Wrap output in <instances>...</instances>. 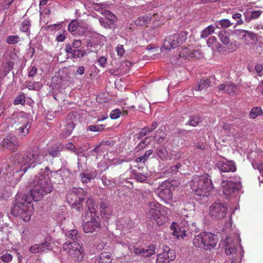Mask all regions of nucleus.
I'll return each instance as SVG.
<instances>
[{"mask_svg":"<svg viewBox=\"0 0 263 263\" xmlns=\"http://www.w3.org/2000/svg\"><path fill=\"white\" fill-rule=\"evenodd\" d=\"M167 208L156 201L151 202L146 211V217L158 226H162L168 220Z\"/></svg>","mask_w":263,"mask_h":263,"instance_id":"6","label":"nucleus"},{"mask_svg":"<svg viewBox=\"0 0 263 263\" xmlns=\"http://www.w3.org/2000/svg\"><path fill=\"white\" fill-rule=\"evenodd\" d=\"M117 51L118 55L122 56L125 52L124 49L123 48V46L122 45H118L117 47Z\"/></svg>","mask_w":263,"mask_h":263,"instance_id":"63","label":"nucleus"},{"mask_svg":"<svg viewBox=\"0 0 263 263\" xmlns=\"http://www.w3.org/2000/svg\"><path fill=\"white\" fill-rule=\"evenodd\" d=\"M32 200L33 198L30 192V194L20 193L17 194L13 207L11 210L12 214L16 217L20 216L25 222L28 221L33 210Z\"/></svg>","mask_w":263,"mask_h":263,"instance_id":"2","label":"nucleus"},{"mask_svg":"<svg viewBox=\"0 0 263 263\" xmlns=\"http://www.w3.org/2000/svg\"><path fill=\"white\" fill-rule=\"evenodd\" d=\"M161 256H163L168 261L174 260L176 258L175 251L170 249H165L163 252L160 253Z\"/></svg>","mask_w":263,"mask_h":263,"instance_id":"29","label":"nucleus"},{"mask_svg":"<svg viewBox=\"0 0 263 263\" xmlns=\"http://www.w3.org/2000/svg\"><path fill=\"white\" fill-rule=\"evenodd\" d=\"M25 102V96L24 94L17 96L14 100L13 104L14 105H24Z\"/></svg>","mask_w":263,"mask_h":263,"instance_id":"47","label":"nucleus"},{"mask_svg":"<svg viewBox=\"0 0 263 263\" xmlns=\"http://www.w3.org/2000/svg\"><path fill=\"white\" fill-rule=\"evenodd\" d=\"M31 27L30 21L28 19H24L21 23L20 31L25 32L28 36H30Z\"/></svg>","mask_w":263,"mask_h":263,"instance_id":"28","label":"nucleus"},{"mask_svg":"<svg viewBox=\"0 0 263 263\" xmlns=\"http://www.w3.org/2000/svg\"><path fill=\"white\" fill-rule=\"evenodd\" d=\"M2 147L12 152L17 150L20 143L17 137L13 134H8L0 143Z\"/></svg>","mask_w":263,"mask_h":263,"instance_id":"16","label":"nucleus"},{"mask_svg":"<svg viewBox=\"0 0 263 263\" xmlns=\"http://www.w3.org/2000/svg\"><path fill=\"white\" fill-rule=\"evenodd\" d=\"M215 166L221 172H234L236 171V166L233 161L219 160L216 162Z\"/></svg>","mask_w":263,"mask_h":263,"instance_id":"18","label":"nucleus"},{"mask_svg":"<svg viewBox=\"0 0 263 263\" xmlns=\"http://www.w3.org/2000/svg\"><path fill=\"white\" fill-rule=\"evenodd\" d=\"M153 151L149 149L146 151L145 154L137 159V162H145L148 158V157L153 154Z\"/></svg>","mask_w":263,"mask_h":263,"instance_id":"42","label":"nucleus"},{"mask_svg":"<svg viewBox=\"0 0 263 263\" xmlns=\"http://www.w3.org/2000/svg\"><path fill=\"white\" fill-rule=\"evenodd\" d=\"M34 148H39V147H33L30 152H31ZM63 146L61 144H54L53 146H52L49 148V149L48 150V154L43 153V152H42L41 151L39 148H38V149L40 151L41 154L44 155L43 158H44V157L48 155L52 158L59 157L60 156L61 152L63 150ZM43 160H42V161Z\"/></svg>","mask_w":263,"mask_h":263,"instance_id":"22","label":"nucleus"},{"mask_svg":"<svg viewBox=\"0 0 263 263\" xmlns=\"http://www.w3.org/2000/svg\"><path fill=\"white\" fill-rule=\"evenodd\" d=\"M99 217L96 216L95 212L87 211L86 213L85 219L84 220L83 224L84 231L87 233H92L99 228L100 224L98 221Z\"/></svg>","mask_w":263,"mask_h":263,"instance_id":"11","label":"nucleus"},{"mask_svg":"<svg viewBox=\"0 0 263 263\" xmlns=\"http://www.w3.org/2000/svg\"><path fill=\"white\" fill-rule=\"evenodd\" d=\"M112 258H111V255L108 252L102 253L99 257L98 260L99 263H110L111 262Z\"/></svg>","mask_w":263,"mask_h":263,"instance_id":"33","label":"nucleus"},{"mask_svg":"<svg viewBox=\"0 0 263 263\" xmlns=\"http://www.w3.org/2000/svg\"><path fill=\"white\" fill-rule=\"evenodd\" d=\"M234 34L239 39L247 44L257 40V35L252 32L245 30L237 29L234 31Z\"/></svg>","mask_w":263,"mask_h":263,"instance_id":"17","label":"nucleus"},{"mask_svg":"<svg viewBox=\"0 0 263 263\" xmlns=\"http://www.w3.org/2000/svg\"><path fill=\"white\" fill-rule=\"evenodd\" d=\"M209 211L212 219H221L225 217L228 208L226 203L215 202L210 206Z\"/></svg>","mask_w":263,"mask_h":263,"instance_id":"13","label":"nucleus"},{"mask_svg":"<svg viewBox=\"0 0 263 263\" xmlns=\"http://www.w3.org/2000/svg\"><path fill=\"white\" fill-rule=\"evenodd\" d=\"M149 134L148 131L147 130V126L141 129L139 134H138V138L141 139L143 137L145 136L147 134Z\"/></svg>","mask_w":263,"mask_h":263,"instance_id":"58","label":"nucleus"},{"mask_svg":"<svg viewBox=\"0 0 263 263\" xmlns=\"http://www.w3.org/2000/svg\"><path fill=\"white\" fill-rule=\"evenodd\" d=\"M62 171L61 170H59L57 171L53 172L52 177L55 179V181L58 184H61L63 182V178L62 177Z\"/></svg>","mask_w":263,"mask_h":263,"instance_id":"39","label":"nucleus"},{"mask_svg":"<svg viewBox=\"0 0 263 263\" xmlns=\"http://www.w3.org/2000/svg\"><path fill=\"white\" fill-rule=\"evenodd\" d=\"M30 233L29 230L25 229L23 230L22 234V239L23 241H27L29 239Z\"/></svg>","mask_w":263,"mask_h":263,"instance_id":"57","label":"nucleus"},{"mask_svg":"<svg viewBox=\"0 0 263 263\" xmlns=\"http://www.w3.org/2000/svg\"><path fill=\"white\" fill-rule=\"evenodd\" d=\"M96 174L95 173H82L80 174L81 181L83 183H87L89 182L92 179L95 178Z\"/></svg>","mask_w":263,"mask_h":263,"instance_id":"32","label":"nucleus"},{"mask_svg":"<svg viewBox=\"0 0 263 263\" xmlns=\"http://www.w3.org/2000/svg\"><path fill=\"white\" fill-rule=\"evenodd\" d=\"M8 123L14 126L17 134L22 137H25L31 127V120L28 115L23 112H16L8 119Z\"/></svg>","mask_w":263,"mask_h":263,"instance_id":"5","label":"nucleus"},{"mask_svg":"<svg viewBox=\"0 0 263 263\" xmlns=\"http://www.w3.org/2000/svg\"><path fill=\"white\" fill-rule=\"evenodd\" d=\"M79 25V23L77 20H72L68 25V30L70 32H74Z\"/></svg>","mask_w":263,"mask_h":263,"instance_id":"48","label":"nucleus"},{"mask_svg":"<svg viewBox=\"0 0 263 263\" xmlns=\"http://www.w3.org/2000/svg\"><path fill=\"white\" fill-rule=\"evenodd\" d=\"M215 27L212 25H210L208 26L205 29H204L201 33V38H206L209 35L211 34L212 33L214 32Z\"/></svg>","mask_w":263,"mask_h":263,"instance_id":"38","label":"nucleus"},{"mask_svg":"<svg viewBox=\"0 0 263 263\" xmlns=\"http://www.w3.org/2000/svg\"><path fill=\"white\" fill-rule=\"evenodd\" d=\"M156 263H169V261L163 256H161L160 254H159L157 256V259Z\"/></svg>","mask_w":263,"mask_h":263,"instance_id":"61","label":"nucleus"},{"mask_svg":"<svg viewBox=\"0 0 263 263\" xmlns=\"http://www.w3.org/2000/svg\"><path fill=\"white\" fill-rule=\"evenodd\" d=\"M100 212L103 218L108 219L112 213V208L108 201H103L100 204Z\"/></svg>","mask_w":263,"mask_h":263,"instance_id":"24","label":"nucleus"},{"mask_svg":"<svg viewBox=\"0 0 263 263\" xmlns=\"http://www.w3.org/2000/svg\"><path fill=\"white\" fill-rule=\"evenodd\" d=\"M190 186L197 196L203 197L209 196L213 189L211 179L206 174L200 176H194Z\"/></svg>","mask_w":263,"mask_h":263,"instance_id":"4","label":"nucleus"},{"mask_svg":"<svg viewBox=\"0 0 263 263\" xmlns=\"http://www.w3.org/2000/svg\"><path fill=\"white\" fill-rule=\"evenodd\" d=\"M37 72V68L35 66H32L28 68V77H34Z\"/></svg>","mask_w":263,"mask_h":263,"instance_id":"59","label":"nucleus"},{"mask_svg":"<svg viewBox=\"0 0 263 263\" xmlns=\"http://www.w3.org/2000/svg\"><path fill=\"white\" fill-rule=\"evenodd\" d=\"M188 33L184 31L167 36L164 40L162 47L166 50L174 49L185 42Z\"/></svg>","mask_w":263,"mask_h":263,"instance_id":"9","label":"nucleus"},{"mask_svg":"<svg viewBox=\"0 0 263 263\" xmlns=\"http://www.w3.org/2000/svg\"><path fill=\"white\" fill-rule=\"evenodd\" d=\"M217 242L216 235L208 232H204L195 236L193 239V243L195 247L203 248L205 250H211L214 248Z\"/></svg>","mask_w":263,"mask_h":263,"instance_id":"7","label":"nucleus"},{"mask_svg":"<svg viewBox=\"0 0 263 263\" xmlns=\"http://www.w3.org/2000/svg\"><path fill=\"white\" fill-rule=\"evenodd\" d=\"M201 122V119L197 116H193L190 118V121L186 123L193 126H197Z\"/></svg>","mask_w":263,"mask_h":263,"instance_id":"44","label":"nucleus"},{"mask_svg":"<svg viewBox=\"0 0 263 263\" xmlns=\"http://www.w3.org/2000/svg\"><path fill=\"white\" fill-rule=\"evenodd\" d=\"M104 126V125L102 124L90 125L88 126V129L92 132H100L103 130Z\"/></svg>","mask_w":263,"mask_h":263,"instance_id":"50","label":"nucleus"},{"mask_svg":"<svg viewBox=\"0 0 263 263\" xmlns=\"http://www.w3.org/2000/svg\"><path fill=\"white\" fill-rule=\"evenodd\" d=\"M44 155L41 154L38 148H34L31 152L27 154H18L15 156V166L10 167L4 173L5 181L8 185L14 186L21 177L29 168L34 167L36 164H41Z\"/></svg>","mask_w":263,"mask_h":263,"instance_id":"1","label":"nucleus"},{"mask_svg":"<svg viewBox=\"0 0 263 263\" xmlns=\"http://www.w3.org/2000/svg\"><path fill=\"white\" fill-rule=\"evenodd\" d=\"M73 114H70L66 118V124L63 129V135L64 137H67L71 134L73 130L75 124L73 119Z\"/></svg>","mask_w":263,"mask_h":263,"instance_id":"23","label":"nucleus"},{"mask_svg":"<svg viewBox=\"0 0 263 263\" xmlns=\"http://www.w3.org/2000/svg\"><path fill=\"white\" fill-rule=\"evenodd\" d=\"M65 234V235L69 239H71V241H76L79 235L78 232L77 230H63Z\"/></svg>","mask_w":263,"mask_h":263,"instance_id":"31","label":"nucleus"},{"mask_svg":"<svg viewBox=\"0 0 263 263\" xmlns=\"http://www.w3.org/2000/svg\"><path fill=\"white\" fill-rule=\"evenodd\" d=\"M20 41V37L18 35H10L6 39V42L8 44H15Z\"/></svg>","mask_w":263,"mask_h":263,"instance_id":"37","label":"nucleus"},{"mask_svg":"<svg viewBox=\"0 0 263 263\" xmlns=\"http://www.w3.org/2000/svg\"><path fill=\"white\" fill-rule=\"evenodd\" d=\"M186 227H187L189 235L190 234H196L199 232V229L197 227L196 224L195 222L186 220Z\"/></svg>","mask_w":263,"mask_h":263,"instance_id":"30","label":"nucleus"},{"mask_svg":"<svg viewBox=\"0 0 263 263\" xmlns=\"http://www.w3.org/2000/svg\"><path fill=\"white\" fill-rule=\"evenodd\" d=\"M180 220V222L178 224L174 222L171 226V229L173 231L172 234L176 236L178 239L184 238L185 236L189 235L186 227L185 218L182 217Z\"/></svg>","mask_w":263,"mask_h":263,"instance_id":"14","label":"nucleus"},{"mask_svg":"<svg viewBox=\"0 0 263 263\" xmlns=\"http://www.w3.org/2000/svg\"><path fill=\"white\" fill-rule=\"evenodd\" d=\"M12 259V256L9 253H5L1 256V259L5 262H9Z\"/></svg>","mask_w":263,"mask_h":263,"instance_id":"56","label":"nucleus"},{"mask_svg":"<svg viewBox=\"0 0 263 263\" xmlns=\"http://www.w3.org/2000/svg\"><path fill=\"white\" fill-rule=\"evenodd\" d=\"M155 250V247L153 245H151L146 248L134 247L133 251L137 255L149 257L156 253Z\"/></svg>","mask_w":263,"mask_h":263,"instance_id":"19","label":"nucleus"},{"mask_svg":"<svg viewBox=\"0 0 263 263\" xmlns=\"http://www.w3.org/2000/svg\"><path fill=\"white\" fill-rule=\"evenodd\" d=\"M165 136V134L162 131H157L156 136L154 138L156 139L157 144H160L164 141Z\"/></svg>","mask_w":263,"mask_h":263,"instance_id":"45","label":"nucleus"},{"mask_svg":"<svg viewBox=\"0 0 263 263\" xmlns=\"http://www.w3.org/2000/svg\"><path fill=\"white\" fill-rule=\"evenodd\" d=\"M31 189L30 191L33 200L38 201L43 197L51 192L53 189L49 176L45 175H35L28 182Z\"/></svg>","mask_w":263,"mask_h":263,"instance_id":"3","label":"nucleus"},{"mask_svg":"<svg viewBox=\"0 0 263 263\" xmlns=\"http://www.w3.org/2000/svg\"><path fill=\"white\" fill-rule=\"evenodd\" d=\"M219 40L222 44L228 45L230 43V39L226 31H220L218 33Z\"/></svg>","mask_w":263,"mask_h":263,"instance_id":"35","label":"nucleus"},{"mask_svg":"<svg viewBox=\"0 0 263 263\" xmlns=\"http://www.w3.org/2000/svg\"><path fill=\"white\" fill-rule=\"evenodd\" d=\"M157 157L162 161H165L169 159L170 156L166 148L164 146H160L158 147L155 151Z\"/></svg>","mask_w":263,"mask_h":263,"instance_id":"25","label":"nucleus"},{"mask_svg":"<svg viewBox=\"0 0 263 263\" xmlns=\"http://www.w3.org/2000/svg\"><path fill=\"white\" fill-rule=\"evenodd\" d=\"M134 178L140 182H143L146 180L147 176L141 173H134Z\"/></svg>","mask_w":263,"mask_h":263,"instance_id":"46","label":"nucleus"},{"mask_svg":"<svg viewBox=\"0 0 263 263\" xmlns=\"http://www.w3.org/2000/svg\"><path fill=\"white\" fill-rule=\"evenodd\" d=\"M63 249L75 260L80 261L83 259V255L81 251V247L77 241H66L63 244Z\"/></svg>","mask_w":263,"mask_h":263,"instance_id":"10","label":"nucleus"},{"mask_svg":"<svg viewBox=\"0 0 263 263\" xmlns=\"http://www.w3.org/2000/svg\"><path fill=\"white\" fill-rule=\"evenodd\" d=\"M206 43L209 47H212L214 44H216L217 39L215 36H211L207 40Z\"/></svg>","mask_w":263,"mask_h":263,"instance_id":"60","label":"nucleus"},{"mask_svg":"<svg viewBox=\"0 0 263 263\" xmlns=\"http://www.w3.org/2000/svg\"><path fill=\"white\" fill-rule=\"evenodd\" d=\"M224 247L225 252L227 255H231L236 252L235 245L230 238H227Z\"/></svg>","mask_w":263,"mask_h":263,"instance_id":"26","label":"nucleus"},{"mask_svg":"<svg viewBox=\"0 0 263 263\" xmlns=\"http://www.w3.org/2000/svg\"><path fill=\"white\" fill-rule=\"evenodd\" d=\"M151 19V15H143L138 17V18L135 21V23L138 26H143L149 23Z\"/></svg>","mask_w":263,"mask_h":263,"instance_id":"34","label":"nucleus"},{"mask_svg":"<svg viewBox=\"0 0 263 263\" xmlns=\"http://www.w3.org/2000/svg\"><path fill=\"white\" fill-rule=\"evenodd\" d=\"M100 24L103 26L105 28H111L112 25L114 23L112 22L109 21L108 19H106L105 18H101L99 20Z\"/></svg>","mask_w":263,"mask_h":263,"instance_id":"49","label":"nucleus"},{"mask_svg":"<svg viewBox=\"0 0 263 263\" xmlns=\"http://www.w3.org/2000/svg\"><path fill=\"white\" fill-rule=\"evenodd\" d=\"M52 247L51 244L47 240L44 242L39 244H35L30 247L29 251L32 253H38L40 252H46L48 250H51Z\"/></svg>","mask_w":263,"mask_h":263,"instance_id":"21","label":"nucleus"},{"mask_svg":"<svg viewBox=\"0 0 263 263\" xmlns=\"http://www.w3.org/2000/svg\"><path fill=\"white\" fill-rule=\"evenodd\" d=\"M73 46L72 45L68 44L65 46V50L67 53H73L74 49H72Z\"/></svg>","mask_w":263,"mask_h":263,"instance_id":"64","label":"nucleus"},{"mask_svg":"<svg viewBox=\"0 0 263 263\" xmlns=\"http://www.w3.org/2000/svg\"><path fill=\"white\" fill-rule=\"evenodd\" d=\"M86 54L87 52L85 50L74 49L72 57L73 58H81L86 55Z\"/></svg>","mask_w":263,"mask_h":263,"instance_id":"41","label":"nucleus"},{"mask_svg":"<svg viewBox=\"0 0 263 263\" xmlns=\"http://www.w3.org/2000/svg\"><path fill=\"white\" fill-rule=\"evenodd\" d=\"M105 18L108 19V20H109L110 22H112V23L115 22L117 20L116 16L109 11L105 12Z\"/></svg>","mask_w":263,"mask_h":263,"instance_id":"53","label":"nucleus"},{"mask_svg":"<svg viewBox=\"0 0 263 263\" xmlns=\"http://www.w3.org/2000/svg\"><path fill=\"white\" fill-rule=\"evenodd\" d=\"M170 160L172 159H178L181 156V153L179 152L172 151L170 154H169Z\"/></svg>","mask_w":263,"mask_h":263,"instance_id":"54","label":"nucleus"},{"mask_svg":"<svg viewBox=\"0 0 263 263\" xmlns=\"http://www.w3.org/2000/svg\"><path fill=\"white\" fill-rule=\"evenodd\" d=\"M11 196V193L9 189H0V200L3 199H7Z\"/></svg>","mask_w":263,"mask_h":263,"instance_id":"40","label":"nucleus"},{"mask_svg":"<svg viewBox=\"0 0 263 263\" xmlns=\"http://www.w3.org/2000/svg\"><path fill=\"white\" fill-rule=\"evenodd\" d=\"M262 114V110L260 107H254L251 110L249 116L251 119H255Z\"/></svg>","mask_w":263,"mask_h":263,"instance_id":"36","label":"nucleus"},{"mask_svg":"<svg viewBox=\"0 0 263 263\" xmlns=\"http://www.w3.org/2000/svg\"><path fill=\"white\" fill-rule=\"evenodd\" d=\"M192 50L187 48H182L181 51H179V57H184L186 58H191Z\"/></svg>","mask_w":263,"mask_h":263,"instance_id":"43","label":"nucleus"},{"mask_svg":"<svg viewBox=\"0 0 263 263\" xmlns=\"http://www.w3.org/2000/svg\"><path fill=\"white\" fill-rule=\"evenodd\" d=\"M231 25V23L228 19H223L219 21L217 27L219 28L218 25H220L222 27L227 28L230 27Z\"/></svg>","mask_w":263,"mask_h":263,"instance_id":"52","label":"nucleus"},{"mask_svg":"<svg viewBox=\"0 0 263 263\" xmlns=\"http://www.w3.org/2000/svg\"><path fill=\"white\" fill-rule=\"evenodd\" d=\"M255 70L258 76L261 77L263 76V64H256L255 65Z\"/></svg>","mask_w":263,"mask_h":263,"instance_id":"51","label":"nucleus"},{"mask_svg":"<svg viewBox=\"0 0 263 263\" xmlns=\"http://www.w3.org/2000/svg\"><path fill=\"white\" fill-rule=\"evenodd\" d=\"M84 190L82 188L73 187L70 190L66 196L67 202L72 209L80 211L82 209V203L84 198L83 196Z\"/></svg>","mask_w":263,"mask_h":263,"instance_id":"8","label":"nucleus"},{"mask_svg":"<svg viewBox=\"0 0 263 263\" xmlns=\"http://www.w3.org/2000/svg\"><path fill=\"white\" fill-rule=\"evenodd\" d=\"M211 81L210 79L201 80L198 85L193 88L196 91L205 90L209 87H211Z\"/></svg>","mask_w":263,"mask_h":263,"instance_id":"27","label":"nucleus"},{"mask_svg":"<svg viewBox=\"0 0 263 263\" xmlns=\"http://www.w3.org/2000/svg\"><path fill=\"white\" fill-rule=\"evenodd\" d=\"M220 185L223 193L227 196L239 191L242 186L240 182L238 180L237 181L222 180Z\"/></svg>","mask_w":263,"mask_h":263,"instance_id":"15","label":"nucleus"},{"mask_svg":"<svg viewBox=\"0 0 263 263\" xmlns=\"http://www.w3.org/2000/svg\"><path fill=\"white\" fill-rule=\"evenodd\" d=\"M121 114L120 110L119 109H116L115 110H113L110 114V117L112 119H118Z\"/></svg>","mask_w":263,"mask_h":263,"instance_id":"55","label":"nucleus"},{"mask_svg":"<svg viewBox=\"0 0 263 263\" xmlns=\"http://www.w3.org/2000/svg\"><path fill=\"white\" fill-rule=\"evenodd\" d=\"M219 91L227 93L231 96L236 95L239 88L238 86L233 83H226L220 85L218 87Z\"/></svg>","mask_w":263,"mask_h":263,"instance_id":"20","label":"nucleus"},{"mask_svg":"<svg viewBox=\"0 0 263 263\" xmlns=\"http://www.w3.org/2000/svg\"><path fill=\"white\" fill-rule=\"evenodd\" d=\"M98 62L101 67H103L105 66V64L107 62V58L104 56L101 57L99 59Z\"/></svg>","mask_w":263,"mask_h":263,"instance_id":"62","label":"nucleus"},{"mask_svg":"<svg viewBox=\"0 0 263 263\" xmlns=\"http://www.w3.org/2000/svg\"><path fill=\"white\" fill-rule=\"evenodd\" d=\"M174 187L169 181L163 182L157 188L156 192L159 198L165 203L172 199V191Z\"/></svg>","mask_w":263,"mask_h":263,"instance_id":"12","label":"nucleus"}]
</instances>
